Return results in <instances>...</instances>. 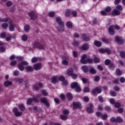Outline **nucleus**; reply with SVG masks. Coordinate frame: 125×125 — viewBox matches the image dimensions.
I'll return each instance as SVG.
<instances>
[{"mask_svg": "<svg viewBox=\"0 0 125 125\" xmlns=\"http://www.w3.org/2000/svg\"><path fill=\"white\" fill-rule=\"evenodd\" d=\"M114 28L115 29H116V30H120V29H121L120 26L117 24L115 25H112L109 26L108 27V33L110 36H114V35H115L116 32H115V30H114Z\"/></svg>", "mask_w": 125, "mask_h": 125, "instance_id": "f257e3e1", "label": "nucleus"}, {"mask_svg": "<svg viewBox=\"0 0 125 125\" xmlns=\"http://www.w3.org/2000/svg\"><path fill=\"white\" fill-rule=\"evenodd\" d=\"M71 87L73 89L75 88V90L77 91V92H81V91H82L81 87L80 85H79V84L77 82L72 83L71 84Z\"/></svg>", "mask_w": 125, "mask_h": 125, "instance_id": "f03ea898", "label": "nucleus"}, {"mask_svg": "<svg viewBox=\"0 0 125 125\" xmlns=\"http://www.w3.org/2000/svg\"><path fill=\"white\" fill-rule=\"evenodd\" d=\"M72 106L74 110H76V109H82V104H81V103L80 102H73Z\"/></svg>", "mask_w": 125, "mask_h": 125, "instance_id": "7ed1b4c3", "label": "nucleus"}, {"mask_svg": "<svg viewBox=\"0 0 125 125\" xmlns=\"http://www.w3.org/2000/svg\"><path fill=\"white\" fill-rule=\"evenodd\" d=\"M102 90H101V88L99 87H97L93 89L92 91V94L93 95H95V96H97V93H101V92Z\"/></svg>", "mask_w": 125, "mask_h": 125, "instance_id": "20e7f679", "label": "nucleus"}, {"mask_svg": "<svg viewBox=\"0 0 125 125\" xmlns=\"http://www.w3.org/2000/svg\"><path fill=\"white\" fill-rule=\"evenodd\" d=\"M40 101L41 103H43L46 106L47 108H49L50 104H49V103H48V101H47V99L46 98H41L40 100Z\"/></svg>", "mask_w": 125, "mask_h": 125, "instance_id": "39448f33", "label": "nucleus"}, {"mask_svg": "<svg viewBox=\"0 0 125 125\" xmlns=\"http://www.w3.org/2000/svg\"><path fill=\"white\" fill-rule=\"evenodd\" d=\"M99 52H100L101 53H106L108 55H110L112 53V51H111V50H110V49H109V48H105L104 49H100L99 50Z\"/></svg>", "mask_w": 125, "mask_h": 125, "instance_id": "423d86ee", "label": "nucleus"}, {"mask_svg": "<svg viewBox=\"0 0 125 125\" xmlns=\"http://www.w3.org/2000/svg\"><path fill=\"white\" fill-rule=\"evenodd\" d=\"M56 21L59 24V25H61L62 26V29L61 30H63L64 29V22L62 21V20H61V17H57L56 19Z\"/></svg>", "mask_w": 125, "mask_h": 125, "instance_id": "0eeeda50", "label": "nucleus"}, {"mask_svg": "<svg viewBox=\"0 0 125 125\" xmlns=\"http://www.w3.org/2000/svg\"><path fill=\"white\" fill-rule=\"evenodd\" d=\"M42 83H38L33 85V88L36 90V91H38V90H40V87H42Z\"/></svg>", "mask_w": 125, "mask_h": 125, "instance_id": "6e6552de", "label": "nucleus"}, {"mask_svg": "<svg viewBox=\"0 0 125 125\" xmlns=\"http://www.w3.org/2000/svg\"><path fill=\"white\" fill-rule=\"evenodd\" d=\"M94 107V105H93V104H89V107L86 108L87 113H94V109H93Z\"/></svg>", "mask_w": 125, "mask_h": 125, "instance_id": "1a4fd4ad", "label": "nucleus"}, {"mask_svg": "<svg viewBox=\"0 0 125 125\" xmlns=\"http://www.w3.org/2000/svg\"><path fill=\"white\" fill-rule=\"evenodd\" d=\"M13 111L16 117H21L22 116V112L19 111L17 107L14 108Z\"/></svg>", "mask_w": 125, "mask_h": 125, "instance_id": "9d476101", "label": "nucleus"}, {"mask_svg": "<svg viewBox=\"0 0 125 125\" xmlns=\"http://www.w3.org/2000/svg\"><path fill=\"white\" fill-rule=\"evenodd\" d=\"M115 41L119 43V44H123L124 42H125V39H124L122 37H116L115 38Z\"/></svg>", "mask_w": 125, "mask_h": 125, "instance_id": "9b49d317", "label": "nucleus"}, {"mask_svg": "<svg viewBox=\"0 0 125 125\" xmlns=\"http://www.w3.org/2000/svg\"><path fill=\"white\" fill-rule=\"evenodd\" d=\"M33 47L36 48H39V49H43L44 47L41 44L40 42H35L33 43Z\"/></svg>", "mask_w": 125, "mask_h": 125, "instance_id": "f8f14e48", "label": "nucleus"}, {"mask_svg": "<svg viewBox=\"0 0 125 125\" xmlns=\"http://www.w3.org/2000/svg\"><path fill=\"white\" fill-rule=\"evenodd\" d=\"M6 44L5 43H3L2 42H0V52H4L5 51V45Z\"/></svg>", "mask_w": 125, "mask_h": 125, "instance_id": "ddd939ff", "label": "nucleus"}, {"mask_svg": "<svg viewBox=\"0 0 125 125\" xmlns=\"http://www.w3.org/2000/svg\"><path fill=\"white\" fill-rule=\"evenodd\" d=\"M111 14L112 16H119V15H121V12L116 9H114L112 10Z\"/></svg>", "mask_w": 125, "mask_h": 125, "instance_id": "4468645a", "label": "nucleus"}, {"mask_svg": "<svg viewBox=\"0 0 125 125\" xmlns=\"http://www.w3.org/2000/svg\"><path fill=\"white\" fill-rule=\"evenodd\" d=\"M28 15L30 17L31 20L37 19V15L34 12L28 13Z\"/></svg>", "mask_w": 125, "mask_h": 125, "instance_id": "2eb2a0df", "label": "nucleus"}, {"mask_svg": "<svg viewBox=\"0 0 125 125\" xmlns=\"http://www.w3.org/2000/svg\"><path fill=\"white\" fill-rule=\"evenodd\" d=\"M41 68H42V64L41 63H37L34 65V68L36 71L41 70Z\"/></svg>", "mask_w": 125, "mask_h": 125, "instance_id": "dca6fc26", "label": "nucleus"}, {"mask_svg": "<svg viewBox=\"0 0 125 125\" xmlns=\"http://www.w3.org/2000/svg\"><path fill=\"white\" fill-rule=\"evenodd\" d=\"M67 75L71 77L74 74V70L73 68H68L66 71Z\"/></svg>", "mask_w": 125, "mask_h": 125, "instance_id": "f3484780", "label": "nucleus"}, {"mask_svg": "<svg viewBox=\"0 0 125 125\" xmlns=\"http://www.w3.org/2000/svg\"><path fill=\"white\" fill-rule=\"evenodd\" d=\"M85 58H86V55L83 54L82 56V59L80 60V62L82 63V64H86V61Z\"/></svg>", "mask_w": 125, "mask_h": 125, "instance_id": "a211bd4d", "label": "nucleus"}, {"mask_svg": "<svg viewBox=\"0 0 125 125\" xmlns=\"http://www.w3.org/2000/svg\"><path fill=\"white\" fill-rule=\"evenodd\" d=\"M89 48V45L87 43H84L81 47V49H83V50H88Z\"/></svg>", "mask_w": 125, "mask_h": 125, "instance_id": "6ab92c4d", "label": "nucleus"}, {"mask_svg": "<svg viewBox=\"0 0 125 125\" xmlns=\"http://www.w3.org/2000/svg\"><path fill=\"white\" fill-rule=\"evenodd\" d=\"M25 70H26L27 73H29L30 72L34 71V68L31 66H27L26 67Z\"/></svg>", "mask_w": 125, "mask_h": 125, "instance_id": "aec40b11", "label": "nucleus"}, {"mask_svg": "<svg viewBox=\"0 0 125 125\" xmlns=\"http://www.w3.org/2000/svg\"><path fill=\"white\" fill-rule=\"evenodd\" d=\"M14 80L16 83H24V79L20 78H16Z\"/></svg>", "mask_w": 125, "mask_h": 125, "instance_id": "412c9836", "label": "nucleus"}, {"mask_svg": "<svg viewBox=\"0 0 125 125\" xmlns=\"http://www.w3.org/2000/svg\"><path fill=\"white\" fill-rule=\"evenodd\" d=\"M94 43L96 46L97 47H100L102 45V43L101 42L98 41H95L94 42Z\"/></svg>", "mask_w": 125, "mask_h": 125, "instance_id": "4be33fe9", "label": "nucleus"}, {"mask_svg": "<svg viewBox=\"0 0 125 125\" xmlns=\"http://www.w3.org/2000/svg\"><path fill=\"white\" fill-rule=\"evenodd\" d=\"M89 72L90 74H93V75H95V74L97 73V71H96V70H95V69H94V67H90Z\"/></svg>", "mask_w": 125, "mask_h": 125, "instance_id": "5701e85b", "label": "nucleus"}, {"mask_svg": "<svg viewBox=\"0 0 125 125\" xmlns=\"http://www.w3.org/2000/svg\"><path fill=\"white\" fill-rule=\"evenodd\" d=\"M82 37L83 38V42H88V41H90V38H89V37H85V34H83L82 35Z\"/></svg>", "mask_w": 125, "mask_h": 125, "instance_id": "b1692460", "label": "nucleus"}, {"mask_svg": "<svg viewBox=\"0 0 125 125\" xmlns=\"http://www.w3.org/2000/svg\"><path fill=\"white\" fill-rule=\"evenodd\" d=\"M15 30V24L14 23H11L9 26V30L11 32H13Z\"/></svg>", "mask_w": 125, "mask_h": 125, "instance_id": "393cba45", "label": "nucleus"}, {"mask_svg": "<svg viewBox=\"0 0 125 125\" xmlns=\"http://www.w3.org/2000/svg\"><path fill=\"white\" fill-rule=\"evenodd\" d=\"M72 14V12H71V10L69 9H67L66 10L65 12V16L66 17H69Z\"/></svg>", "mask_w": 125, "mask_h": 125, "instance_id": "a878e982", "label": "nucleus"}, {"mask_svg": "<svg viewBox=\"0 0 125 125\" xmlns=\"http://www.w3.org/2000/svg\"><path fill=\"white\" fill-rule=\"evenodd\" d=\"M66 97L68 100L71 101L73 99V95H72V93H67L66 94Z\"/></svg>", "mask_w": 125, "mask_h": 125, "instance_id": "bb28decb", "label": "nucleus"}, {"mask_svg": "<svg viewBox=\"0 0 125 125\" xmlns=\"http://www.w3.org/2000/svg\"><path fill=\"white\" fill-rule=\"evenodd\" d=\"M18 68L19 69V70L20 71H24L25 67H24V66L21 64V63H19L18 64Z\"/></svg>", "mask_w": 125, "mask_h": 125, "instance_id": "cd10ccee", "label": "nucleus"}, {"mask_svg": "<svg viewBox=\"0 0 125 125\" xmlns=\"http://www.w3.org/2000/svg\"><path fill=\"white\" fill-rule=\"evenodd\" d=\"M51 81L52 83H54L55 84V83H57V81H58V78L56 77H52Z\"/></svg>", "mask_w": 125, "mask_h": 125, "instance_id": "c85d7f7f", "label": "nucleus"}, {"mask_svg": "<svg viewBox=\"0 0 125 125\" xmlns=\"http://www.w3.org/2000/svg\"><path fill=\"white\" fill-rule=\"evenodd\" d=\"M5 86H9V85H12V82L11 81H5L4 83Z\"/></svg>", "mask_w": 125, "mask_h": 125, "instance_id": "c756f323", "label": "nucleus"}, {"mask_svg": "<svg viewBox=\"0 0 125 125\" xmlns=\"http://www.w3.org/2000/svg\"><path fill=\"white\" fill-rule=\"evenodd\" d=\"M19 108L21 111H25V106L23 104H20L19 105Z\"/></svg>", "mask_w": 125, "mask_h": 125, "instance_id": "7c9ffc66", "label": "nucleus"}, {"mask_svg": "<svg viewBox=\"0 0 125 125\" xmlns=\"http://www.w3.org/2000/svg\"><path fill=\"white\" fill-rule=\"evenodd\" d=\"M82 69L84 73H87V72H88V67H87V66H83Z\"/></svg>", "mask_w": 125, "mask_h": 125, "instance_id": "2f4dec72", "label": "nucleus"}, {"mask_svg": "<svg viewBox=\"0 0 125 125\" xmlns=\"http://www.w3.org/2000/svg\"><path fill=\"white\" fill-rule=\"evenodd\" d=\"M116 73L117 76H122V75L123 74V72H122V71H121V69H120L119 68H117L116 69Z\"/></svg>", "mask_w": 125, "mask_h": 125, "instance_id": "473e14b6", "label": "nucleus"}, {"mask_svg": "<svg viewBox=\"0 0 125 125\" xmlns=\"http://www.w3.org/2000/svg\"><path fill=\"white\" fill-rule=\"evenodd\" d=\"M60 26L57 27V29L58 32H63L65 30L64 24H63V30H61L62 29V25H59Z\"/></svg>", "mask_w": 125, "mask_h": 125, "instance_id": "72a5a7b5", "label": "nucleus"}, {"mask_svg": "<svg viewBox=\"0 0 125 125\" xmlns=\"http://www.w3.org/2000/svg\"><path fill=\"white\" fill-rule=\"evenodd\" d=\"M21 40L23 41V42H27V40H28V36L27 35H23L21 37Z\"/></svg>", "mask_w": 125, "mask_h": 125, "instance_id": "f704fd0d", "label": "nucleus"}, {"mask_svg": "<svg viewBox=\"0 0 125 125\" xmlns=\"http://www.w3.org/2000/svg\"><path fill=\"white\" fill-rule=\"evenodd\" d=\"M116 10H118V11H122L123 9V6L121 5H118L116 7Z\"/></svg>", "mask_w": 125, "mask_h": 125, "instance_id": "c9c22d12", "label": "nucleus"}, {"mask_svg": "<svg viewBox=\"0 0 125 125\" xmlns=\"http://www.w3.org/2000/svg\"><path fill=\"white\" fill-rule=\"evenodd\" d=\"M66 26L68 28H73V23L71 21H67L66 22Z\"/></svg>", "mask_w": 125, "mask_h": 125, "instance_id": "e433bc0d", "label": "nucleus"}, {"mask_svg": "<svg viewBox=\"0 0 125 125\" xmlns=\"http://www.w3.org/2000/svg\"><path fill=\"white\" fill-rule=\"evenodd\" d=\"M123 119L119 116L116 117V123H123Z\"/></svg>", "mask_w": 125, "mask_h": 125, "instance_id": "4c0bfd02", "label": "nucleus"}, {"mask_svg": "<svg viewBox=\"0 0 125 125\" xmlns=\"http://www.w3.org/2000/svg\"><path fill=\"white\" fill-rule=\"evenodd\" d=\"M32 103H33V99L29 98L27 99V101L26 102V104H27V105H31Z\"/></svg>", "mask_w": 125, "mask_h": 125, "instance_id": "58836bf2", "label": "nucleus"}, {"mask_svg": "<svg viewBox=\"0 0 125 125\" xmlns=\"http://www.w3.org/2000/svg\"><path fill=\"white\" fill-rule=\"evenodd\" d=\"M111 60H110L109 59H106L104 61V64L106 66H108V65H109L110 64H111Z\"/></svg>", "mask_w": 125, "mask_h": 125, "instance_id": "ea45409f", "label": "nucleus"}, {"mask_svg": "<svg viewBox=\"0 0 125 125\" xmlns=\"http://www.w3.org/2000/svg\"><path fill=\"white\" fill-rule=\"evenodd\" d=\"M107 118H108V115L107 114H104L102 115V119L104 121L107 120Z\"/></svg>", "mask_w": 125, "mask_h": 125, "instance_id": "a19ab883", "label": "nucleus"}, {"mask_svg": "<svg viewBox=\"0 0 125 125\" xmlns=\"http://www.w3.org/2000/svg\"><path fill=\"white\" fill-rule=\"evenodd\" d=\"M32 63H37L38 62V58L34 57L31 60Z\"/></svg>", "mask_w": 125, "mask_h": 125, "instance_id": "79ce46f5", "label": "nucleus"}, {"mask_svg": "<svg viewBox=\"0 0 125 125\" xmlns=\"http://www.w3.org/2000/svg\"><path fill=\"white\" fill-rule=\"evenodd\" d=\"M24 31L25 32H29V31H30V26H29L28 25H25Z\"/></svg>", "mask_w": 125, "mask_h": 125, "instance_id": "37998d69", "label": "nucleus"}, {"mask_svg": "<svg viewBox=\"0 0 125 125\" xmlns=\"http://www.w3.org/2000/svg\"><path fill=\"white\" fill-rule=\"evenodd\" d=\"M14 76H19L20 75V72L19 70H15L13 72Z\"/></svg>", "mask_w": 125, "mask_h": 125, "instance_id": "c03bdc74", "label": "nucleus"}, {"mask_svg": "<svg viewBox=\"0 0 125 125\" xmlns=\"http://www.w3.org/2000/svg\"><path fill=\"white\" fill-rule=\"evenodd\" d=\"M42 93L44 96H47V95H48L47 91H46V90H42Z\"/></svg>", "mask_w": 125, "mask_h": 125, "instance_id": "a18cd8bd", "label": "nucleus"}, {"mask_svg": "<svg viewBox=\"0 0 125 125\" xmlns=\"http://www.w3.org/2000/svg\"><path fill=\"white\" fill-rule=\"evenodd\" d=\"M3 29H7V27H8V23H3L1 25Z\"/></svg>", "mask_w": 125, "mask_h": 125, "instance_id": "49530a36", "label": "nucleus"}, {"mask_svg": "<svg viewBox=\"0 0 125 125\" xmlns=\"http://www.w3.org/2000/svg\"><path fill=\"white\" fill-rule=\"evenodd\" d=\"M17 64V61L15 60L12 61L10 62V65L11 66H15Z\"/></svg>", "mask_w": 125, "mask_h": 125, "instance_id": "de8ad7c7", "label": "nucleus"}, {"mask_svg": "<svg viewBox=\"0 0 125 125\" xmlns=\"http://www.w3.org/2000/svg\"><path fill=\"white\" fill-rule=\"evenodd\" d=\"M94 62L95 63H99L100 62V59L98 57H95L94 58Z\"/></svg>", "mask_w": 125, "mask_h": 125, "instance_id": "09e8293b", "label": "nucleus"}, {"mask_svg": "<svg viewBox=\"0 0 125 125\" xmlns=\"http://www.w3.org/2000/svg\"><path fill=\"white\" fill-rule=\"evenodd\" d=\"M98 100L99 102H101V103H103L104 102L103 97H102V96H100L98 97Z\"/></svg>", "mask_w": 125, "mask_h": 125, "instance_id": "8fccbe9b", "label": "nucleus"}, {"mask_svg": "<svg viewBox=\"0 0 125 125\" xmlns=\"http://www.w3.org/2000/svg\"><path fill=\"white\" fill-rule=\"evenodd\" d=\"M60 118L62 121H66L67 120V116L66 115H62L60 116Z\"/></svg>", "mask_w": 125, "mask_h": 125, "instance_id": "3c124183", "label": "nucleus"}, {"mask_svg": "<svg viewBox=\"0 0 125 125\" xmlns=\"http://www.w3.org/2000/svg\"><path fill=\"white\" fill-rule=\"evenodd\" d=\"M111 10H112V8H111V7H110V6H108V7H106L105 9V12H110V11H111Z\"/></svg>", "mask_w": 125, "mask_h": 125, "instance_id": "603ef678", "label": "nucleus"}, {"mask_svg": "<svg viewBox=\"0 0 125 125\" xmlns=\"http://www.w3.org/2000/svg\"><path fill=\"white\" fill-rule=\"evenodd\" d=\"M6 37V34L4 32L1 33L0 35V38L1 39H4Z\"/></svg>", "mask_w": 125, "mask_h": 125, "instance_id": "864d4df0", "label": "nucleus"}, {"mask_svg": "<svg viewBox=\"0 0 125 125\" xmlns=\"http://www.w3.org/2000/svg\"><path fill=\"white\" fill-rule=\"evenodd\" d=\"M102 42H105V43H108L109 42V40L108 39H106V38L104 37L102 39Z\"/></svg>", "mask_w": 125, "mask_h": 125, "instance_id": "5fc2aeb1", "label": "nucleus"}, {"mask_svg": "<svg viewBox=\"0 0 125 125\" xmlns=\"http://www.w3.org/2000/svg\"><path fill=\"white\" fill-rule=\"evenodd\" d=\"M62 84L63 86H67L68 85V81L64 80L62 82Z\"/></svg>", "mask_w": 125, "mask_h": 125, "instance_id": "6e6d98bb", "label": "nucleus"}, {"mask_svg": "<svg viewBox=\"0 0 125 125\" xmlns=\"http://www.w3.org/2000/svg\"><path fill=\"white\" fill-rule=\"evenodd\" d=\"M110 94H111V96H117V93L114 91H110Z\"/></svg>", "mask_w": 125, "mask_h": 125, "instance_id": "4d7b16f0", "label": "nucleus"}, {"mask_svg": "<svg viewBox=\"0 0 125 125\" xmlns=\"http://www.w3.org/2000/svg\"><path fill=\"white\" fill-rule=\"evenodd\" d=\"M62 64L63 65H65V66H67V65H68V64H69V62L66 60H63L62 61Z\"/></svg>", "mask_w": 125, "mask_h": 125, "instance_id": "13d9d810", "label": "nucleus"}, {"mask_svg": "<svg viewBox=\"0 0 125 125\" xmlns=\"http://www.w3.org/2000/svg\"><path fill=\"white\" fill-rule=\"evenodd\" d=\"M97 69H98V70H100V71H103V70L104 69L103 66L101 65H98Z\"/></svg>", "mask_w": 125, "mask_h": 125, "instance_id": "bf43d9fd", "label": "nucleus"}, {"mask_svg": "<svg viewBox=\"0 0 125 125\" xmlns=\"http://www.w3.org/2000/svg\"><path fill=\"white\" fill-rule=\"evenodd\" d=\"M71 77L73 80H76V79L78 78V74L73 73L71 75Z\"/></svg>", "mask_w": 125, "mask_h": 125, "instance_id": "052dcab7", "label": "nucleus"}, {"mask_svg": "<svg viewBox=\"0 0 125 125\" xmlns=\"http://www.w3.org/2000/svg\"><path fill=\"white\" fill-rule=\"evenodd\" d=\"M108 68L110 69L111 70H113L114 68H115V66H114V64L111 62V63L108 65Z\"/></svg>", "mask_w": 125, "mask_h": 125, "instance_id": "680f3d73", "label": "nucleus"}, {"mask_svg": "<svg viewBox=\"0 0 125 125\" xmlns=\"http://www.w3.org/2000/svg\"><path fill=\"white\" fill-rule=\"evenodd\" d=\"M72 45H73V46L79 45V42L74 41L72 43Z\"/></svg>", "mask_w": 125, "mask_h": 125, "instance_id": "e2e57ef3", "label": "nucleus"}, {"mask_svg": "<svg viewBox=\"0 0 125 125\" xmlns=\"http://www.w3.org/2000/svg\"><path fill=\"white\" fill-rule=\"evenodd\" d=\"M120 56L122 58H125V53L124 51L120 52Z\"/></svg>", "mask_w": 125, "mask_h": 125, "instance_id": "0e129e2a", "label": "nucleus"}, {"mask_svg": "<svg viewBox=\"0 0 125 125\" xmlns=\"http://www.w3.org/2000/svg\"><path fill=\"white\" fill-rule=\"evenodd\" d=\"M54 15H55V13H54V12L51 11L49 13V16L50 17H53Z\"/></svg>", "mask_w": 125, "mask_h": 125, "instance_id": "69168bd1", "label": "nucleus"}, {"mask_svg": "<svg viewBox=\"0 0 125 125\" xmlns=\"http://www.w3.org/2000/svg\"><path fill=\"white\" fill-rule=\"evenodd\" d=\"M60 98L62 100H65V95L63 94H61L60 95Z\"/></svg>", "mask_w": 125, "mask_h": 125, "instance_id": "338daca9", "label": "nucleus"}, {"mask_svg": "<svg viewBox=\"0 0 125 125\" xmlns=\"http://www.w3.org/2000/svg\"><path fill=\"white\" fill-rule=\"evenodd\" d=\"M73 55L74 57H75V58L78 57V52H77V51H74L73 52Z\"/></svg>", "mask_w": 125, "mask_h": 125, "instance_id": "774afa93", "label": "nucleus"}]
</instances>
